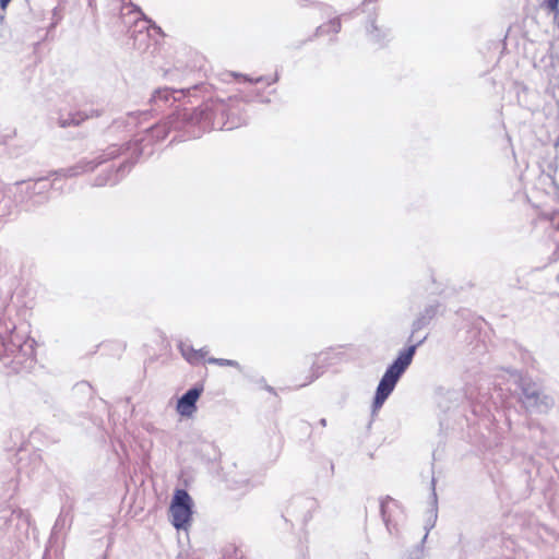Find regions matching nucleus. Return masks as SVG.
<instances>
[{
	"label": "nucleus",
	"mask_w": 559,
	"mask_h": 559,
	"mask_svg": "<svg viewBox=\"0 0 559 559\" xmlns=\"http://www.w3.org/2000/svg\"><path fill=\"white\" fill-rule=\"evenodd\" d=\"M230 109V105L225 100L210 99L198 108L176 110L164 122L147 129L145 139L119 146L121 152L124 153L121 156H126L127 160L115 173L108 171L95 178L94 186L116 185L126 173V168L129 170L141 155L152 154V150L145 152L146 145H141L143 141L164 140L170 131H183L188 138H199L209 130H233L238 128L241 124L240 119L229 115Z\"/></svg>",
	"instance_id": "f257e3e1"
},
{
	"label": "nucleus",
	"mask_w": 559,
	"mask_h": 559,
	"mask_svg": "<svg viewBox=\"0 0 559 559\" xmlns=\"http://www.w3.org/2000/svg\"><path fill=\"white\" fill-rule=\"evenodd\" d=\"M425 340L426 336L418 341L416 344H413L399 353L396 359L386 368L384 374L382 376L378 384L379 389L385 391L386 393L393 392L399 379L412 364L416 348L421 345Z\"/></svg>",
	"instance_id": "f03ea898"
},
{
	"label": "nucleus",
	"mask_w": 559,
	"mask_h": 559,
	"mask_svg": "<svg viewBox=\"0 0 559 559\" xmlns=\"http://www.w3.org/2000/svg\"><path fill=\"white\" fill-rule=\"evenodd\" d=\"M193 502L185 489H177L169 507L171 524L177 530H186L192 518Z\"/></svg>",
	"instance_id": "7ed1b4c3"
},
{
	"label": "nucleus",
	"mask_w": 559,
	"mask_h": 559,
	"mask_svg": "<svg viewBox=\"0 0 559 559\" xmlns=\"http://www.w3.org/2000/svg\"><path fill=\"white\" fill-rule=\"evenodd\" d=\"M33 350V345L28 341H23V337L15 332V326L3 324L0 320V358L4 356H15L19 353Z\"/></svg>",
	"instance_id": "20e7f679"
},
{
	"label": "nucleus",
	"mask_w": 559,
	"mask_h": 559,
	"mask_svg": "<svg viewBox=\"0 0 559 559\" xmlns=\"http://www.w3.org/2000/svg\"><path fill=\"white\" fill-rule=\"evenodd\" d=\"M522 402L526 408L535 409L538 412L549 411L555 401L551 396L543 393L540 388L531 380H521Z\"/></svg>",
	"instance_id": "39448f33"
},
{
	"label": "nucleus",
	"mask_w": 559,
	"mask_h": 559,
	"mask_svg": "<svg viewBox=\"0 0 559 559\" xmlns=\"http://www.w3.org/2000/svg\"><path fill=\"white\" fill-rule=\"evenodd\" d=\"M123 154L121 148L118 145H110L107 150L100 154L98 157L94 159H82L78 162L75 165L62 169L61 173L64 177H75L85 173L93 171L97 166L103 163L112 159L117 156H121Z\"/></svg>",
	"instance_id": "423d86ee"
},
{
	"label": "nucleus",
	"mask_w": 559,
	"mask_h": 559,
	"mask_svg": "<svg viewBox=\"0 0 559 559\" xmlns=\"http://www.w3.org/2000/svg\"><path fill=\"white\" fill-rule=\"evenodd\" d=\"M198 88V85H194L193 87L187 90H173L168 87L157 88L151 97L152 107L154 110L157 111L166 106H171L186 95H190L191 91H195Z\"/></svg>",
	"instance_id": "0eeeda50"
},
{
	"label": "nucleus",
	"mask_w": 559,
	"mask_h": 559,
	"mask_svg": "<svg viewBox=\"0 0 559 559\" xmlns=\"http://www.w3.org/2000/svg\"><path fill=\"white\" fill-rule=\"evenodd\" d=\"M203 392V386H193L188 390L177 402L176 409L178 414L190 417L197 411V401Z\"/></svg>",
	"instance_id": "6e6552de"
},
{
	"label": "nucleus",
	"mask_w": 559,
	"mask_h": 559,
	"mask_svg": "<svg viewBox=\"0 0 559 559\" xmlns=\"http://www.w3.org/2000/svg\"><path fill=\"white\" fill-rule=\"evenodd\" d=\"M317 508V501L308 497H297L289 506L293 514H299L302 522L307 523L312 518V512Z\"/></svg>",
	"instance_id": "1a4fd4ad"
},
{
	"label": "nucleus",
	"mask_w": 559,
	"mask_h": 559,
	"mask_svg": "<svg viewBox=\"0 0 559 559\" xmlns=\"http://www.w3.org/2000/svg\"><path fill=\"white\" fill-rule=\"evenodd\" d=\"M380 511L386 528L390 533H392L394 518L402 513L399 503L394 499L386 497L385 499L381 500Z\"/></svg>",
	"instance_id": "9d476101"
},
{
	"label": "nucleus",
	"mask_w": 559,
	"mask_h": 559,
	"mask_svg": "<svg viewBox=\"0 0 559 559\" xmlns=\"http://www.w3.org/2000/svg\"><path fill=\"white\" fill-rule=\"evenodd\" d=\"M99 116V112L97 110H91L90 112L85 111H75V112H68L67 116L63 114H60L58 117L57 123L61 128H67L71 126H79L84 120Z\"/></svg>",
	"instance_id": "9b49d317"
},
{
	"label": "nucleus",
	"mask_w": 559,
	"mask_h": 559,
	"mask_svg": "<svg viewBox=\"0 0 559 559\" xmlns=\"http://www.w3.org/2000/svg\"><path fill=\"white\" fill-rule=\"evenodd\" d=\"M438 309H439V304L429 305L419 313V316L413 322L412 334L409 336V340L414 336V334L416 332L424 329L431 322V320L438 313Z\"/></svg>",
	"instance_id": "f8f14e48"
},
{
	"label": "nucleus",
	"mask_w": 559,
	"mask_h": 559,
	"mask_svg": "<svg viewBox=\"0 0 559 559\" xmlns=\"http://www.w3.org/2000/svg\"><path fill=\"white\" fill-rule=\"evenodd\" d=\"M539 222H543L549 230V239L552 241L555 249H559V218L558 213L552 212L551 214H543L539 217Z\"/></svg>",
	"instance_id": "ddd939ff"
},
{
	"label": "nucleus",
	"mask_w": 559,
	"mask_h": 559,
	"mask_svg": "<svg viewBox=\"0 0 559 559\" xmlns=\"http://www.w3.org/2000/svg\"><path fill=\"white\" fill-rule=\"evenodd\" d=\"M130 5L133 8L132 12H135L140 15L139 17H136V20L134 22L132 36L135 33H139V35H142L143 37H148L147 33H145V32L148 31L150 27H153V28L157 29L158 32H160V28L158 26H156L152 22V20L147 19L144 15V13L140 10V8H138L136 5H134L132 3H130Z\"/></svg>",
	"instance_id": "4468645a"
},
{
	"label": "nucleus",
	"mask_w": 559,
	"mask_h": 559,
	"mask_svg": "<svg viewBox=\"0 0 559 559\" xmlns=\"http://www.w3.org/2000/svg\"><path fill=\"white\" fill-rule=\"evenodd\" d=\"M179 347H180L182 356L186 357V359L191 364H197V362L201 361L204 358V356L207 354V350H205L204 348H201L199 350L191 348L192 355H189L186 352V348L183 345H180Z\"/></svg>",
	"instance_id": "2eb2a0df"
},
{
	"label": "nucleus",
	"mask_w": 559,
	"mask_h": 559,
	"mask_svg": "<svg viewBox=\"0 0 559 559\" xmlns=\"http://www.w3.org/2000/svg\"><path fill=\"white\" fill-rule=\"evenodd\" d=\"M341 29V22L338 19L331 20L329 23L321 25L318 27L317 33L323 34V33H338Z\"/></svg>",
	"instance_id": "dca6fc26"
},
{
	"label": "nucleus",
	"mask_w": 559,
	"mask_h": 559,
	"mask_svg": "<svg viewBox=\"0 0 559 559\" xmlns=\"http://www.w3.org/2000/svg\"><path fill=\"white\" fill-rule=\"evenodd\" d=\"M543 7L554 13L555 23L559 26V0H544Z\"/></svg>",
	"instance_id": "f3484780"
},
{
	"label": "nucleus",
	"mask_w": 559,
	"mask_h": 559,
	"mask_svg": "<svg viewBox=\"0 0 559 559\" xmlns=\"http://www.w3.org/2000/svg\"><path fill=\"white\" fill-rule=\"evenodd\" d=\"M390 394L391 393H386L385 391L377 388L376 396L373 400V409L380 408Z\"/></svg>",
	"instance_id": "a211bd4d"
},
{
	"label": "nucleus",
	"mask_w": 559,
	"mask_h": 559,
	"mask_svg": "<svg viewBox=\"0 0 559 559\" xmlns=\"http://www.w3.org/2000/svg\"><path fill=\"white\" fill-rule=\"evenodd\" d=\"M209 364H214L218 366H229V367H236L239 368V364L236 360L231 359H223V358H210Z\"/></svg>",
	"instance_id": "6ab92c4d"
},
{
	"label": "nucleus",
	"mask_w": 559,
	"mask_h": 559,
	"mask_svg": "<svg viewBox=\"0 0 559 559\" xmlns=\"http://www.w3.org/2000/svg\"><path fill=\"white\" fill-rule=\"evenodd\" d=\"M230 75L236 76V78L241 76V78H243L246 81H248V82H254V83H260V82H264V81H266V83H267L269 85H270V84H272V83H274V82H276V81H277V79H278V78H277V75H275V76H274V79H272L271 81L266 80V79H265V78H263V76H259V78H257V79L252 80V79H249V78H247V76H245V75L237 74V73H230Z\"/></svg>",
	"instance_id": "aec40b11"
},
{
	"label": "nucleus",
	"mask_w": 559,
	"mask_h": 559,
	"mask_svg": "<svg viewBox=\"0 0 559 559\" xmlns=\"http://www.w3.org/2000/svg\"><path fill=\"white\" fill-rule=\"evenodd\" d=\"M368 34L370 35L371 39L374 41H380V35H379V28L374 24V21H371L370 27H368Z\"/></svg>",
	"instance_id": "412c9836"
},
{
	"label": "nucleus",
	"mask_w": 559,
	"mask_h": 559,
	"mask_svg": "<svg viewBox=\"0 0 559 559\" xmlns=\"http://www.w3.org/2000/svg\"><path fill=\"white\" fill-rule=\"evenodd\" d=\"M49 186L48 181L46 179H38L35 181L32 186V190L34 192H41Z\"/></svg>",
	"instance_id": "4be33fe9"
},
{
	"label": "nucleus",
	"mask_w": 559,
	"mask_h": 559,
	"mask_svg": "<svg viewBox=\"0 0 559 559\" xmlns=\"http://www.w3.org/2000/svg\"><path fill=\"white\" fill-rule=\"evenodd\" d=\"M11 0H0V7L5 8Z\"/></svg>",
	"instance_id": "5701e85b"
},
{
	"label": "nucleus",
	"mask_w": 559,
	"mask_h": 559,
	"mask_svg": "<svg viewBox=\"0 0 559 559\" xmlns=\"http://www.w3.org/2000/svg\"><path fill=\"white\" fill-rule=\"evenodd\" d=\"M182 345L185 346L186 352H187L189 355H192V353H191V348H192V347H191V346H189V345H186V344H182Z\"/></svg>",
	"instance_id": "b1692460"
},
{
	"label": "nucleus",
	"mask_w": 559,
	"mask_h": 559,
	"mask_svg": "<svg viewBox=\"0 0 559 559\" xmlns=\"http://www.w3.org/2000/svg\"><path fill=\"white\" fill-rule=\"evenodd\" d=\"M320 425H321L322 427H325V426H326V419H325V418H322V419L320 420Z\"/></svg>",
	"instance_id": "393cba45"
},
{
	"label": "nucleus",
	"mask_w": 559,
	"mask_h": 559,
	"mask_svg": "<svg viewBox=\"0 0 559 559\" xmlns=\"http://www.w3.org/2000/svg\"><path fill=\"white\" fill-rule=\"evenodd\" d=\"M317 377H318V376H312V377L309 379L308 383H311V382H312Z\"/></svg>",
	"instance_id": "a878e982"
},
{
	"label": "nucleus",
	"mask_w": 559,
	"mask_h": 559,
	"mask_svg": "<svg viewBox=\"0 0 559 559\" xmlns=\"http://www.w3.org/2000/svg\"><path fill=\"white\" fill-rule=\"evenodd\" d=\"M7 213H8V211L0 210V215H5Z\"/></svg>",
	"instance_id": "bb28decb"
},
{
	"label": "nucleus",
	"mask_w": 559,
	"mask_h": 559,
	"mask_svg": "<svg viewBox=\"0 0 559 559\" xmlns=\"http://www.w3.org/2000/svg\"><path fill=\"white\" fill-rule=\"evenodd\" d=\"M427 536H428V532H426V533H425V535H424V537H423V542H425V540H426Z\"/></svg>",
	"instance_id": "cd10ccee"
},
{
	"label": "nucleus",
	"mask_w": 559,
	"mask_h": 559,
	"mask_svg": "<svg viewBox=\"0 0 559 559\" xmlns=\"http://www.w3.org/2000/svg\"><path fill=\"white\" fill-rule=\"evenodd\" d=\"M60 521H61V518L57 519L56 525H58Z\"/></svg>",
	"instance_id": "c85d7f7f"
},
{
	"label": "nucleus",
	"mask_w": 559,
	"mask_h": 559,
	"mask_svg": "<svg viewBox=\"0 0 559 559\" xmlns=\"http://www.w3.org/2000/svg\"><path fill=\"white\" fill-rule=\"evenodd\" d=\"M140 37H142V38H140V41H143V39L146 38V37H143L142 35H140Z\"/></svg>",
	"instance_id": "c756f323"
},
{
	"label": "nucleus",
	"mask_w": 559,
	"mask_h": 559,
	"mask_svg": "<svg viewBox=\"0 0 559 559\" xmlns=\"http://www.w3.org/2000/svg\"><path fill=\"white\" fill-rule=\"evenodd\" d=\"M0 197L3 198L4 197V192L0 191Z\"/></svg>",
	"instance_id": "7c9ffc66"
},
{
	"label": "nucleus",
	"mask_w": 559,
	"mask_h": 559,
	"mask_svg": "<svg viewBox=\"0 0 559 559\" xmlns=\"http://www.w3.org/2000/svg\"><path fill=\"white\" fill-rule=\"evenodd\" d=\"M224 559H233V558H231V557H227V556H225V557H224Z\"/></svg>",
	"instance_id": "2f4dec72"
}]
</instances>
